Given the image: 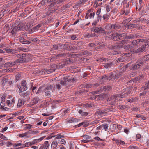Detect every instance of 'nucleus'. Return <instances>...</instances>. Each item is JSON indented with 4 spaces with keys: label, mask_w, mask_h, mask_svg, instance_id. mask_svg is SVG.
<instances>
[{
    "label": "nucleus",
    "mask_w": 149,
    "mask_h": 149,
    "mask_svg": "<svg viewBox=\"0 0 149 149\" xmlns=\"http://www.w3.org/2000/svg\"><path fill=\"white\" fill-rule=\"evenodd\" d=\"M84 37L86 38H89L91 37L92 38V33H88L85 35Z\"/></svg>",
    "instance_id": "nucleus-41"
},
{
    "label": "nucleus",
    "mask_w": 149,
    "mask_h": 149,
    "mask_svg": "<svg viewBox=\"0 0 149 149\" xmlns=\"http://www.w3.org/2000/svg\"><path fill=\"white\" fill-rule=\"evenodd\" d=\"M26 84L27 83L26 81L23 80L21 82V86L17 85V87L19 88V93H22L27 89Z\"/></svg>",
    "instance_id": "nucleus-3"
},
{
    "label": "nucleus",
    "mask_w": 149,
    "mask_h": 149,
    "mask_svg": "<svg viewBox=\"0 0 149 149\" xmlns=\"http://www.w3.org/2000/svg\"><path fill=\"white\" fill-rule=\"evenodd\" d=\"M22 95L24 98L27 100H28L29 99V94L28 92H26L24 93H22Z\"/></svg>",
    "instance_id": "nucleus-17"
},
{
    "label": "nucleus",
    "mask_w": 149,
    "mask_h": 149,
    "mask_svg": "<svg viewBox=\"0 0 149 149\" xmlns=\"http://www.w3.org/2000/svg\"><path fill=\"white\" fill-rule=\"evenodd\" d=\"M15 57L18 58L15 61V63H24L28 62L30 60V58L28 55L25 54H19L16 55Z\"/></svg>",
    "instance_id": "nucleus-1"
},
{
    "label": "nucleus",
    "mask_w": 149,
    "mask_h": 149,
    "mask_svg": "<svg viewBox=\"0 0 149 149\" xmlns=\"http://www.w3.org/2000/svg\"><path fill=\"white\" fill-rule=\"evenodd\" d=\"M83 42L82 41H80L78 42L76 44L77 46V49L80 50L83 48Z\"/></svg>",
    "instance_id": "nucleus-15"
},
{
    "label": "nucleus",
    "mask_w": 149,
    "mask_h": 149,
    "mask_svg": "<svg viewBox=\"0 0 149 149\" xmlns=\"http://www.w3.org/2000/svg\"><path fill=\"white\" fill-rule=\"evenodd\" d=\"M81 141L84 143H87L92 142L93 141L91 140H88L84 139L81 140Z\"/></svg>",
    "instance_id": "nucleus-47"
},
{
    "label": "nucleus",
    "mask_w": 149,
    "mask_h": 149,
    "mask_svg": "<svg viewBox=\"0 0 149 149\" xmlns=\"http://www.w3.org/2000/svg\"><path fill=\"white\" fill-rule=\"evenodd\" d=\"M21 77V74L20 73H18L16 75L15 78V81L16 82L18 80L20 79Z\"/></svg>",
    "instance_id": "nucleus-33"
},
{
    "label": "nucleus",
    "mask_w": 149,
    "mask_h": 149,
    "mask_svg": "<svg viewBox=\"0 0 149 149\" xmlns=\"http://www.w3.org/2000/svg\"><path fill=\"white\" fill-rule=\"evenodd\" d=\"M112 25L110 24H107L105 26V29H112Z\"/></svg>",
    "instance_id": "nucleus-38"
},
{
    "label": "nucleus",
    "mask_w": 149,
    "mask_h": 149,
    "mask_svg": "<svg viewBox=\"0 0 149 149\" xmlns=\"http://www.w3.org/2000/svg\"><path fill=\"white\" fill-rule=\"evenodd\" d=\"M144 61L142 59H139L134 64H133L130 68V70H135L138 69L143 65Z\"/></svg>",
    "instance_id": "nucleus-2"
},
{
    "label": "nucleus",
    "mask_w": 149,
    "mask_h": 149,
    "mask_svg": "<svg viewBox=\"0 0 149 149\" xmlns=\"http://www.w3.org/2000/svg\"><path fill=\"white\" fill-rule=\"evenodd\" d=\"M135 26H136V25L135 24H128L127 27V28H128V29H130V28H131L132 27V28H134V27H135Z\"/></svg>",
    "instance_id": "nucleus-55"
},
{
    "label": "nucleus",
    "mask_w": 149,
    "mask_h": 149,
    "mask_svg": "<svg viewBox=\"0 0 149 149\" xmlns=\"http://www.w3.org/2000/svg\"><path fill=\"white\" fill-rule=\"evenodd\" d=\"M115 72H113L110 73L107 77L105 76L104 78L106 80H109V81H112L115 79H113L115 77Z\"/></svg>",
    "instance_id": "nucleus-8"
},
{
    "label": "nucleus",
    "mask_w": 149,
    "mask_h": 149,
    "mask_svg": "<svg viewBox=\"0 0 149 149\" xmlns=\"http://www.w3.org/2000/svg\"><path fill=\"white\" fill-rule=\"evenodd\" d=\"M52 137H56V139H57L63 137V136L61 135V134H59L56 135L54 136H52Z\"/></svg>",
    "instance_id": "nucleus-49"
},
{
    "label": "nucleus",
    "mask_w": 149,
    "mask_h": 149,
    "mask_svg": "<svg viewBox=\"0 0 149 149\" xmlns=\"http://www.w3.org/2000/svg\"><path fill=\"white\" fill-rule=\"evenodd\" d=\"M116 49L113 50L114 51H112L111 52V54L113 55H115L118 54H119L120 53L119 51H117L115 50Z\"/></svg>",
    "instance_id": "nucleus-50"
},
{
    "label": "nucleus",
    "mask_w": 149,
    "mask_h": 149,
    "mask_svg": "<svg viewBox=\"0 0 149 149\" xmlns=\"http://www.w3.org/2000/svg\"><path fill=\"white\" fill-rule=\"evenodd\" d=\"M72 78L69 76H65L63 77V81L61 80L60 81V83L64 86H66L68 83L71 82Z\"/></svg>",
    "instance_id": "nucleus-4"
},
{
    "label": "nucleus",
    "mask_w": 149,
    "mask_h": 149,
    "mask_svg": "<svg viewBox=\"0 0 149 149\" xmlns=\"http://www.w3.org/2000/svg\"><path fill=\"white\" fill-rule=\"evenodd\" d=\"M122 75V73L121 72H119L118 73H116L115 72V77L113 79H116L118 78Z\"/></svg>",
    "instance_id": "nucleus-29"
},
{
    "label": "nucleus",
    "mask_w": 149,
    "mask_h": 149,
    "mask_svg": "<svg viewBox=\"0 0 149 149\" xmlns=\"http://www.w3.org/2000/svg\"><path fill=\"white\" fill-rule=\"evenodd\" d=\"M95 15V12H93L92 13H90V14H87L85 17V18H87L88 19V17H89L90 19L93 18L94 17V16Z\"/></svg>",
    "instance_id": "nucleus-22"
},
{
    "label": "nucleus",
    "mask_w": 149,
    "mask_h": 149,
    "mask_svg": "<svg viewBox=\"0 0 149 149\" xmlns=\"http://www.w3.org/2000/svg\"><path fill=\"white\" fill-rule=\"evenodd\" d=\"M119 108L121 110H124L127 108V105H121L119 106Z\"/></svg>",
    "instance_id": "nucleus-60"
},
{
    "label": "nucleus",
    "mask_w": 149,
    "mask_h": 149,
    "mask_svg": "<svg viewBox=\"0 0 149 149\" xmlns=\"http://www.w3.org/2000/svg\"><path fill=\"white\" fill-rule=\"evenodd\" d=\"M32 127V125L30 124H26L25 127V129H31Z\"/></svg>",
    "instance_id": "nucleus-62"
},
{
    "label": "nucleus",
    "mask_w": 149,
    "mask_h": 149,
    "mask_svg": "<svg viewBox=\"0 0 149 149\" xmlns=\"http://www.w3.org/2000/svg\"><path fill=\"white\" fill-rule=\"evenodd\" d=\"M109 49L114 50L116 49L115 47H114V45H109L107 47Z\"/></svg>",
    "instance_id": "nucleus-52"
},
{
    "label": "nucleus",
    "mask_w": 149,
    "mask_h": 149,
    "mask_svg": "<svg viewBox=\"0 0 149 149\" xmlns=\"http://www.w3.org/2000/svg\"><path fill=\"white\" fill-rule=\"evenodd\" d=\"M123 44L121 42H118L116 44L114 45V47L116 49H118L120 48H123Z\"/></svg>",
    "instance_id": "nucleus-14"
},
{
    "label": "nucleus",
    "mask_w": 149,
    "mask_h": 149,
    "mask_svg": "<svg viewBox=\"0 0 149 149\" xmlns=\"http://www.w3.org/2000/svg\"><path fill=\"white\" fill-rule=\"evenodd\" d=\"M108 94H101L99 95H97V100H102L104 98L108 97Z\"/></svg>",
    "instance_id": "nucleus-11"
},
{
    "label": "nucleus",
    "mask_w": 149,
    "mask_h": 149,
    "mask_svg": "<svg viewBox=\"0 0 149 149\" xmlns=\"http://www.w3.org/2000/svg\"><path fill=\"white\" fill-rule=\"evenodd\" d=\"M19 40L22 43L24 44V41H25V39L23 37H20L19 38Z\"/></svg>",
    "instance_id": "nucleus-61"
},
{
    "label": "nucleus",
    "mask_w": 149,
    "mask_h": 149,
    "mask_svg": "<svg viewBox=\"0 0 149 149\" xmlns=\"http://www.w3.org/2000/svg\"><path fill=\"white\" fill-rule=\"evenodd\" d=\"M130 42L131 45L133 47L137 45L136 40H134L133 41H131Z\"/></svg>",
    "instance_id": "nucleus-45"
},
{
    "label": "nucleus",
    "mask_w": 149,
    "mask_h": 149,
    "mask_svg": "<svg viewBox=\"0 0 149 149\" xmlns=\"http://www.w3.org/2000/svg\"><path fill=\"white\" fill-rule=\"evenodd\" d=\"M81 137H83L84 139H90L91 138V137L90 136L86 134L84 135Z\"/></svg>",
    "instance_id": "nucleus-57"
},
{
    "label": "nucleus",
    "mask_w": 149,
    "mask_h": 149,
    "mask_svg": "<svg viewBox=\"0 0 149 149\" xmlns=\"http://www.w3.org/2000/svg\"><path fill=\"white\" fill-rule=\"evenodd\" d=\"M143 78V76L142 75H140L133 78V81L134 82L139 83L142 80Z\"/></svg>",
    "instance_id": "nucleus-12"
},
{
    "label": "nucleus",
    "mask_w": 149,
    "mask_h": 149,
    "mask_svg": "<svg viewBox=\"0 0 149 149\" xmlns=\"http://www.w3.org/2000/svg\"><path fill=\"white\" fill-rule=\"evenodd\" d=\"M17 63H15V61L13 63L12 62H7L5 63L4 65L6 67H10L13 66L15 64H17Z\"/></svg>",
    "instance_id": "nucleus-20"
},
{
    "label": "nucleus",
    "mask_w": 149,
    "mask_h": 149,
    "mask_svg": "<svg viewBox=\"0 0 149 149\" xmlns=\"http://www.w3.org/2000/svg\"><path fill=\"white\" fill-rule=\"evenodd\" d=\"M105 91L108 92L111 91L112 89L111 87L109 85L104 86Z\"/></svg>",
    "instance_id": "nucleus-32"
},
{
    "label": "nucleus",
    "mask_w": 149,
    "mask_h": 149,
    "mask_svg": "<svg viewBox=\"0 0 149 149\" xmlns=\"http://www.w3.org/2000/svg\"><path fill=\"white\" fill-rule=\"evenodd\" d=\"M114 64V62L113 61L112 62L106 63L103 64V66L106 68L107 69L111 67Z\"/></svg>",
    "instance_id": "nucleus-13"
},
{
    "label": "nucleus",
    "mask_w": 149,
    "mask_h": 149,
    "mask_svg": "<svg viewBox=\"0 0 149 149\" xmlns=\"http://www.w3.org/2000/svg\"><path fill=\"white\" fill-rule=\"evenodd\" d=\"M113 109L112 108H108L105 109L104 111L107 112L113 111Z\"/></svg>",
    "instance_id": "nucleus-54"
},
{
    "label": "nucleus",
    "mask_w": 149,
    "mask_h": 149,
    "mask_svg": "<svg viewBox=\"0 0 149 149\" xmlns=\"http://www.w3.org/2000/svg\"><path fill=\"white\" fill-rule=\"evenodd\" d=\"M78 119L74 118H72V119L68 121V122L70 123H73L77 122L78 121Z\"/></svg>",
    "instance_id": "nucleus-31"
},
{
    "label": "nucleus",
    "mask_w": 149,
    "mask_h": 149,
    "mask_svg": "<svg viewBox=\"0 0 149 149\" xmlns=\"http://www.w3.org/2000/svg\"><path fill=\"white\" fill-rule=\"evenodd\" d=\"M81 87L82 88H91L94 87V85L91 84H85L81 85Z\"/></svg>",
    "instance_id": "nucleus-19"
},
{
    "label": "nucleus",
    "mask_w": 149,
    "mask_h": 149,
    "mask_svg": "<svg viewBox=\"0 0 149 149\" xmlns=\"http://www.w3.org/2000/svg\"><path fill=\"white\" fill-rule=\"evenodd\" d=\"M39 142L38 139H36L33 140L31 142V145H34L35 144Z\"/></svg>",
    "instance_id": "nucleus-59"
},
{
    "label": "nucleus",
    "mask_w": 149,
    "mask_h": 149,
    "mask_svg": "<svg viewBox=\"0 0 149 149\" xmlns=\"http://www.w3.org/2000/svg\"><path fill=\"white\" fill-rule=\"evenodd\" d=\"M82 54L86 56H91L92 54L91 53L87 50L84 51H82Z\"/></svg>",
    "instance_id": "nucleus-25"
},
{
    "label": "nucleus",
    "mask_w": 149,
    "mask_h": 149,
    "mask_svg": "<svg viewBox=\"0 0 149 149\" xmlns=\"http://www.w3.org/2000/svg\"><path fill=\"white\" fill-rule=\"evenodd\" d=\"M13 29L16 32H17L19 31H24L25 29L24 27V23H20L17 26L15 27Z\"/></svg>",
    "instance_id": "nucleus-7"
},
{
    "label": "nucleus",
    "mask_w": 149,
    "mask_h": 149,
    "mask_svg": "<svg viewBox=\"0 0 149 149\" xmlns=\"http://www.w3.org/2000/svg\"><path fill=\"white\" fill-rule=\"evenodd\" d=\"M96 12V14L97 15L98 19H100L102 17V15L100 14L101 12V9L100 8H98Z\"/></svg>",
    "instance_id": "nucleus-21"
},
{
    "label": "nucleus",
    "mask_w": 149,
    "mask_h": 149,
    "mask_svg": "<svg viewBox=\"0 0 149 149\" xmlns=\"http://www.w3.org/2000/svg\"><path fill=\"white\" fill-rule=\"evenodd\" d=\"M120 40L123 39H127V33H123L120 34Z\"/></svg>",
    "instance_id": "nucleus-23"
},
{
    "label": "nucleus",
    "mask_w": 149,
    "mask_h": 149,
    "mask_svg": "<svg viewBox=\"0 0 149 149\" xmlns=\"http://www.w3.org/2000/svg\"><path fill=\"white\" fill-rule=\"evenodd\" d=\"M57 10V8H56V9H53V8L50 9L49 10H48L47 13H46V15H51L53 13L55 12L56 10Z\"/></svg>",
    "instance_id": "nucleus-24"
},
{
    "label": "nucleus",
    "mask_w": 149,
    "mask_h": 149,
    "mask_svg": "<svg viewBox=\"0 0 149 149\" xmlns=\"http://www.w3.org/2000/svg\"><path fill=\"white\" fill-rule=\"evenodd\" d=\"M38 132H39L38 131H32L31 130H30L27 132V133H28L30 134H36L38 133Z\"/></svg>",
    "instance_id": "nucleus-37"
},
{
    "label": "nucleus",
    "mask_w": 149,
    "mask_h": 149,
    "mask_svg": "<svg viewBox=\"0 0 149 149\" xmlns=\"http://www.w3.org/2000/svg\"><path fill=\"white\" fill-rule=\"evenodd\" d=\"M53 85H50V86H47V87H46L45 88V90H51L52 89V88H53Z\"/></svg>",
    "instance_id": "nucleus-63"
},
{
    "label": "nucleus",
    "mask_w": 149,
    "mask_h": 149,
    "mask_svg": "<svg viewBox=\"0 0 149 149\" xmlns=\"http://www.w3.org/2000/svg\"><path fill=\"white\" fill-rule=\"evenodd\" d=\"M58 145V143L56 141H53L51 144V146H52L53 148H55Z\"/></svg>",
    "instance_id": "nucleus-36"
},
{
    "label": "nucleus",
    "mask_w": 149,
    "mask_h": 149,
    "mask_svg": "<svg viewBox=\"0 0 149 149\" xmlns=\"http://www.w3.org/2000/svg\"><path fill=\"white\" fill-rule=\"evenodd\" d=\"M43 86H41L40 87L37 91L36 94L40 95L42 91L43 88Z\"/></svg>",
    "instance_id": "nucleus-30"
},
{
    "label": "nucleus",
    "mask_w": 149,
    "mask_h": 149,
    "mask_svg": "<svg viewBox=\"0 0 149 149\" xmlns=\"http://www.w3.org/2000/svg\"><path fill=\"white\" fill-rule=\"evenodd\" d=\"M136 40L137 45L140 42H145L146 41L144 39H139Z\"/></svg>",
    "instance_id": "nucleus-35"
},
{
    "label": "nucleus",
    "mask_w": 149,
    "mask_h": 149,
    "mask_svg": "<svg viewBox=\"0 0 149 149\" xmlns=\"http://www.w3.org/2000/svg\"><path fill=\"white\" fill-rule=\"evenodd\" d=\"M130 19H125L123 21V24H127L131 20Z\"/></svg>",
    "instance_id": "nucleus-56"
},
{
    "label": "nucleus",
    "mask_w": 149,
    "mask_h": 149,
    "mask_svg": "<svg viewBox=\"0 0 149 149\" xmlns=\"http://www.w3.org/2000/svg\"><path fill=\"white\" fill-rule=\"evenodd\" d=\"M22 102L21 100H18V102L17 104V106L19 107L22 105Z\"/></svg>",
    "instance_id": "nucleus-64"
},
{
    "label": "nucleus",
    "mask_w": 149,
    "mask_h": 149,
    "mask_svg": "<svg viewBox=\"0 0 149 149\" xmlns=\"http://www.w3.org/2000/svg\"><path fill=\"white\" fill-rule=\"evenodd\" d=\"M88 0H80L79 1L78 4L81 5L84 4Z\"/></svg>",
    "instance_id": "nucleus-53"
},
{
    "label": "nucleus",
    "mask_w": 149,
    "mask_h": 149,
    "mask_svg": "<svg viewBox=\"0 0 149 149\" xmlns=\"http://www.w3.org/2000/svg\"><path fill=\"white\" fill-rule=\"evenodd\" d=\"M101 116H103L105 115L106 112L105 111H102L101 110H98L96 112Z\"/></svg>",
    "instance_id": "nucleus-18"
},
{
    "label": "nucleus",
    "mask_w": 149,
    "mask_h": 149,
    "mask_svg": "<svg viewBox=\"0 0 149 149\" xmlns=\"http://www.w3.org/2000/svg\"><path fill=\"white\" fill-rule=\"evenodd\" d=\"M61 45L58 44V45H53V47L54 49L56 50L58 49L60 46H62Z\"/></svg>",
    "instance_id": "nucleus-58"
},
{
    "label": "nucleus",
    "mask_w": 149,
    "mask_h": 149,
    "mask_svg": "<svg viewBox=\"0 0 149 149\" xmlns=\"http://www.w3.org/2000/svg\"><path fill=\"white\" fill-rule=\"evenodd\" d=\"M32 25V24L31 22L27 23L25 26V24H24V27L25 28V30L29 29Z\"/></svg>",
    "instance_id": "nucleus-28"
},
{
    "label": "nucleus",
    "mask_w": 149,
    "mask_h": 149,
    "mask_svg": "<svg viewBox=\"0 0 149 149\" xmlns=\"http://www.w3.org/2000/svg\"><path fill=\"white\" fill-rule=\"evenodd\" d=\"M136 117L142 119L143 120H145L146 117L143 116V115L140 114H137L136 115Z\"/></svg>",
    "instance_id": "nucleus-48"
},
{
    "label": "nucleus",
    "mask_w": 149,
    "mask_h": 149,
    "mask_svg": "<svg viewBox=\"0 0 149 149\" xmlns=\"http://www.w3.org/2000/svg\"><path fill=\"white\" fill-rule=\"evenodd\" d=\"M55 71V69H50L49 70L44 69L43 71V72H44V74H50L52 72H53Z\"/></svg>",
    "instance_id": "nucleus-16"
},
{
    "label": "nucleus",
    "mask_w": 149,
    "mask_h": 149,
    "mask_svg": "<svg viewBox=\"0 0 149 149\" xmlns=\"http://www.w3.org/2000/svg\"><path fill=\"white\" fill-rule=\"evenodd\" d=\"M63 47L64 49L66 50H70L72 47L70 46V45L68 44H65L63 45Z\"/></svg>",
    "instance_id": "nucleus-27"
},
{
    "label": "nucleus",
    "mask_w": 149,
    "mask_h": 149,
    "mask_svg": "<svg viewBox=\"0 0 149 149\" xmlns=\"http://www.w3.org/2000/svg\"><path fill=\"white\" fill-rule=\"evenodd\" d=\"M51 21V19H48L47 20H45V21H42V22L41 23V24H47L48 23H50V22Z\"/></svg>",
    "instance_id": "nucleus-46"
},
{
    "label": "nucleus",
    "mask_w": 149,
    "mask_h": 149,
    "mask_svg": "<svg viewBox=\"0 0 149 149\" xmlns=\"http://www.w3.org/2000/svg\"><path fill=\"white\" fill-rule=\"evenodd\" d=\"M131 91H128L126 93H124V94H120V96L119 97L123 98L124 97H126L128 96L129 94H130Z\"/></svg>",
    "instance_id": "nucleus-26"
},
{
    "label": "nucleus",
    "mask_w": 149,
    "mask_h": 149,
    "mask_svg": "<svg viewBox=\"0 0 149 149\" xmlns=\"http://www.w3.org/2000/svg\"><path fill=\"white\" fill-rule=\"evenodd\" d=\"M145 42L146 43L145 44L142 45L139 48L136 50L134 51V53H139L141 52L146 51V48L147 46H149V45H148V44L146 42Z\"/></svg>",
    "instance_id": "nucleus-5"
},
{
    "label": "nucleus",
    "mask_w": 149,
    "mask_h": 149,
    "mask_svg": "<svg viewBox=\"0 0 149 149\" xmlns=\"http://www.w3.org/2000/svg\"><path fill=\"white\" fill-rule=\"evenodd\" d=\"M125 58L123 56H121L118 59L117 62H122L124 61Z\"/></svg>",
    "instance_id": "nucleus-51"
},
{
    "label": "nucleus",
    "mask_w": 149,
    "mask_h": 149,
    "mask_svg": "<svg viewBox=\"0 0 149 149\" xmlns=\"http://www.w3.org/2000/svg\"><path fill=\"white\" fill-rule=\"evenodd\" d=\"M134 34H130L128 35L127 34V39H134Z\"/></svg>",
    "instance_id": "nucleus-39"
},
{
    "label": "nucleus",
    "mask_w": 149,
    "mask_h": 149,
    "mask_svg": "<svg viewBox=\"0 0 149 149\" xmlns=\"http://www.w3.org/2000/svg\"><path fill=\"white\" fill-rule=\"evenodd\" d=\"M42 26L41 24H39L36 26L35 27L33 28V29L31 30V31H35L37 30L38 28Z\"/></svg>",
    "instance_id": "nucleus-44"
},
{
    "label": "nucleus",
    "mask_w": 149,
    "mask_h": 149,
    "mask_svg": "<svg viewBox=\"0 0 149 149\" xmlns=\"http://www.w3.org/2000/svg\"><path fill=\"white\" fill-rule=\"evenodd\" d=\"M120 33H114L112 34V38L114 41H118L120 40Z\"/></svg>",
    "instance_id": "nucleus-10"
},
{
    "label": "nucleus",
    "mask_w": 149,
    "mask_h": 149,
    "mask_svg": "<svg viewBox=\"0 0 149 149\" xmlns=\"http://www.w3.org/2000/svg\"><path fill=\"white\" fill-rule=\"evenodd\" d=\"M120 27V26L118 25H116V24L112 25V29L113 28L116 30L119 29Z\"/></svg>",
    "instance_id": "nucleus-42"
},
{
    "label": "nucleus",
    "mask_w": 149,
    "mask_h": 149,
    "mask_svg": "<svg viewBox=\"0 0 149 149\" xmlns=\"http://www.w3.org/2000/svg\"><path fill=\"white\" fill-rule=\"evenodd\" d=\"M45 144L44 145H43L44 146V149H47V148H48L49 144L48 143V142L47 141H45L44 143Z\"/></svg>",
    "instance_id": "nucleus-40"
},
{
    "label": "nucleus",
    "mask_w": 149,
    "mask_h": 149,
    "mask_svg": "<svg viewBox=\"0 0 149 149\" xmlns=\"http://www.w3.org/2000/svg\"><path fill=\"white\" fill-rule=\"evenodd\" d=\"M6 51L7 52L10 53V54H15L17 52V50H15L8 49H7Z\"/></svg>",
    "instance_id": "nucleus-34"
},
{
    "label": "nucleus",
    "mask_w": 149,
    "mask_h": 149,
    "mask_svg": "<svg viewBox=\"0 0 149 149\" xmlns=\"http://www.w3.org/2000/svg\"><path fill=\"white\" fill-rule=\"evenodd\" d=\"M120 94H117L115 95L112 96L111 97L107 98V101H111L112 102H114L116 100L118 99V97H120Z\"/></svg>",
    "instance_id": "nucleus-9"
},
{
    "label": "nucleus",
    "mask_w": 149,
    "mask_h": 149,
    "mask_svg": "<svg viewBox=\"0 0 149 149\" xmlns=\"http://www.w3.org/2000/svg\"><path fill=\"white\" fill-rule=\"evenodd\" d=\"M104 86H102L100 88H98V92L100 93L103 91H105Z\"/></svg>",
    "instance_id": "nucleus-43"
},
{
    "label": "nucleus",
    "mask_w": 149,
    "mask_h": 149,
    "mask_svg": "<svg viewBox=\"0 0 149 149\" xmlns=\"http://www.w3.org/2000/svg\"><path fill=\"white\" fill-rule=\"evenodd\" d=\"M71 55V54L70 53H62L58 54L57 55H55V56L52 57V58H51V61H53V60L56 59H57L61 57H64L66 56H70V55Z\"/></svg>",
    "instance_id": "nucleus-6"
}]
</instances>
